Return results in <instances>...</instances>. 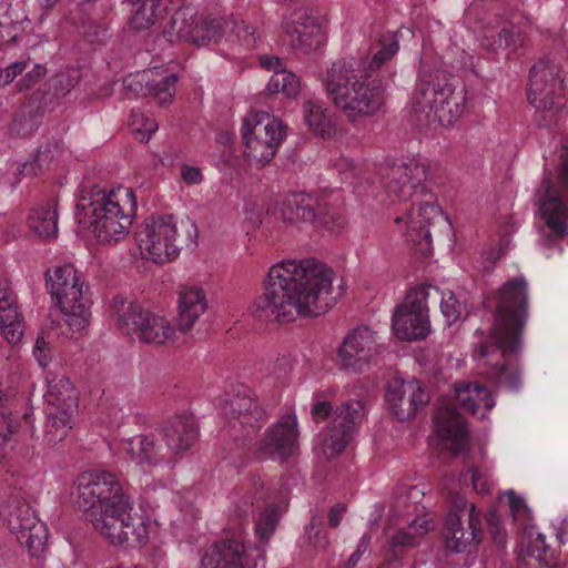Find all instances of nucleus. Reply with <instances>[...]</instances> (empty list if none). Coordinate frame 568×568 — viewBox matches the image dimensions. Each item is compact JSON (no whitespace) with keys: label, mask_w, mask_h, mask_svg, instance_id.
<instances>
[{"label":"nucleus","mask_w":568,"mask_h":568,"mask_svg":"<svg viewBox=\"0 0 568 568\" xmlns=\"http://www.w3.org/2000/svg\"><path fill=\"white\" fill-rule=\"evenodd\" d=\"M494 321L487 335L478 328L473 357L483 362V374L498 388L517 393L523 386V328L527 320V283L508 280L494 294Z\"/></svg>","instance_id":"1"},{"label":"nucleus","mask_w":568,"mask_h":568,"mask_svg":"<svg viewBox=\"0 0 568 568\" xmlns=\"http://www.w3.org/2000/svg\"><path fill=\"white\" fill-rule=\"evenodd\" d=\"M333 275L315 258L282 261L268 270L264 295L254 306L270 310L281 321L320 316L336 302L332 295Z\"/></svg>","instance_id":"2"},{"label":"nucleus","mask_w":568,"mask_h":568,"mask_svg":"<svg viewBox=\"0 0 568 568\" xmlns=\"http://www.w3.org/2000/svg\"><path fill=\"white\" fill-rule=\"evenodd\" d=\"M428 176V166L418 160H397L382 171L384 187L388 196L398 200L403 215L395 217L396 223L407 219V239L424 256L433 251V234L439 226H449L442 209L433 202V194L424 182Z\"/></svg>","instance_id":"3"},{"label":"nucleus","mask_w":568,"mask_h":568,"mask_svg":"<svg viewBox=\"0 0 568 568\" xmlns=\"http://www.w3.org/2000/svg\"><path fill=\"white\" fill-rule=\"evenodd\" d=\"M376 49L369 61L334 62L324 79L328 97L352 123L376 115L384 105V89L373 72L398 51L397 32L383 33Z\"/></svg>","instance_id":"4"},{"label":"nucleus","mask_w":568,"mask_h":568,"mask_svg":"<svg viewBox=\"0 0 568 568\" xmlns=\"http://www.w3.org/2000/svg\"><path fill=\"white\" fill-rule=\"evenodd\" d=\"M142 256L158 264L175 258L184 243L187 247L197 244V226L192 221L181 222L173 214H153L145 219L134 232Z\"/></svg>","instance_id":"5"},{"label":"nucleus","mask_w":568,"mask_h":568,"mask_svg":"<svg viewBox=\"0 0 568 568\" xmlns=\"http://www.w3.org/2000/svg\"><path fill=\"white\" fill-rule=\"evenodd\" d=\"M136 211V199L131 187L118 186L97 193L87 214L97 240L103 244H115L126 237Z\"/></svg>","instance_id":"6"},{"label":"nucleus","mask_w":568,"mask_h":568,"mask_svg":"<svg viewBox=\"0 0 568 568\" xmlns=\"http://www.w3.org/2000/svg\"><path fill=\"white\" fill-rule=\"evenodd\" d=\"M47 285L67 325L61 333L74 338L87 328L91 317V298L82 274L73 265L64 264L48 272Z\"/></svg>","instance_id":"7"},{"label":"nucleus","mask_w":568,"mask_h":568,"mask_svg":"<svg viewBox=\"0 0 568 568\" xmlns=\"http://www.w3.org/2000/svg\"><path fill=\"white\" fill-rule=\"evenodd\" d=\"M466 102L465 87L453 75L436 74L422 80L413 95L415 112H426L428 121L448 126L459 119Z\"/></svg>","instance_id":"8"},{"label":"nucleus","mask_w":568,"mask_h":568,"mask_svg":"<svg viewBox=\"0 0 568 568\" xmlns=\"http://www.w3.org/2000/svg\"><path fill=\"white\" fill-rule=\"evenodd\" d=\"M89 520L112 545L134 547L148 540L146 518L134 511L129 495L103 510H94Z\"/></svg>","instance_id":"9"},{"label":"nucleus","mask_w":568,"mask_h":568,"mask_svg":"<svg viewBox=\"0 0 568 568\" xmlns=\"http://www.w3.org/2000/svg\"><path fill=\"white\" fill-rule=\"evenodd\" d=\"M557 183L545 176L536 190V200L541 219L554 240L567 241L568 244V145L560 151V163L556 168Z\"/></svg>","instance_id":"10"},{"label":"nucleus","mask_w":568,"mask_h":568,"mask_svg":"<svg viewBox=\"0 0 568 568\" xmlns=\"http://www.w3.org/2000/svg\"><path fill=\"white\" fill-rule=\"evenodd\" d=\"M439 297V288L422 285L407 294L405 302L396 307L392 320L395 336L400 341L424 339L430 331L428 301Z\"/></svg>","instance_id":"11"},{"label":"nucleus","mask_w":568,"mask_h":568,"mask_svg":"<svg viewBox=\"0 0 568 568\" xmlns=\"http://www.w3.org/2000/svg\"><path fill=\"white\" fill-rule=\"evenodd\" d=\"M118 327L126 335L144 344L163 345L173 341L175 329L163 316L133 302H121Z\"/></svg>","instance_id":"12"},{"label":"nucleus","mask_w":568,"mask_h":568,"mask_svg":"<svg viewBox=\"0 0 568 568\" xmlns=\"http://www.w3.org/2000/svg\"><path fill=\"white\" fill-rule=\"evenodd\" d=\"M281 215L285 223H312L315 229L328 232L339 231L345 223L326 202L304 192L287 195L282 202Z\"/></svg>","instance_id":"13"},{"label":"nucleus","mask_w":568,"mask_h":568,"mask_svg":"<svg viewBox=\"0 0 568 568\" xmlns=\"http://www.w3.org/2000/svg\"><path fill=\"white\" fill-rule=\"evenodd\" d=\"M125 496L120 480L110 471H84L77 479V504L88 514V519L94 510H103Z\"/></svg>","instance_id":"14"},{"label":"nucleus","mask_w":568,"mask_h":568,"mask_svg":"<svg viewBox=\"0 0 568 568\" xmlns=\"http://www.w3.org/2000/svg\"><path fill=\"white\" fill-rule=\"evenodd\" d=\"M1 517L17 541L31 556H40L47 545L48 530L26 500L12 499L1 509Z\"/></svg>","instance_id":"15"},{"label":"nucleus","mask_w":568,"mask_h":568,"mask_svg":"<svg viewBox=\"0 0 568 568\" xmlns=\"http://www.w3.org/2000/svg\"><path fill=\"white\" fill-rule=\"evenodd\" d=\"M298 449L297 420L293 415H284L276 424L267 428L253 452L257 462L267 459L287 462Z\"/></svg>","instance_id":"16"},{"label":"nucleus","mask_w":568,"mask_h":568,"mask_svg":"<svg viewBox=\"0 0 568 568\" xmlns=\"http://www.w3.org/2000/svg\"><path fill=\"white\" fill-rule=\"evenodd\" d=\"M365 415L362 400L342 403L334 412V418L325 438V454L335 457L353 440Z\"/></svg>","instance_id":"17"},{"label":"nucleus","mask_w":568,"mask_h":568,"mask_svg":"<svg viewBox=\"0 0 568 568\" xmlns=\"http://www.w3.org/2000/svg\"><path fill=\"white\" fill-rule=\"evenodd\" d=\"M284 136L285 130L281 120L267 112L251 110V159H255L260 168L275 156L276 148Z\"/></svg>","instance_id":"18"},{"label":"nucleus","mask_w":568,"mask_h":568,"mask_svg":"<svg viewBox=\"0 0 568 568\" xmlns=\"http://www.w3.org/2000/svg\"><path fill=\"white\" fill-rule=\"evenodd\" d=\"M223 412L229 419L231 436L236 445L232 449V458L241 457L247 452L246 425L248 420V388L244 384L234 385L226 393Z\"/></svg>","instance_id":"19"},{"label":"nucleus","mask_w":568,"mask_h":568,"mask_svg":"<svg viewBox=\"0 0 568 568\" xmlns=\"http://www.w3.org/2000/svg\"><path fill=\"white\" fill-rule=\"evenodd\" d=\"M385 398L389 410L399 422L409 420L428 403V396L415 379H393L386 386Z\"/></svg>","instance_id":"20"},{"label":"nucleus","mask_w":568,"mask_h":568,"mask_svg":"<svg viewBox=\"0 0 568 568\" xmlns=\"http://www.w3.org/2000/svg\"><path fill=\"white\" fill-rule=\"evenodd\" d=\"M379 346L375 333L366 326L352 331L338 348L343 365L356 373L364 372L369 361L378 354Z\"/></svg>","instance_id":"21"},{"label":"nucleus","mask_w":568,"mask_h":568,"mask_svg":"<svg viewBox=\"0 0 568 568\" xmlns=\"http://www.w3.org/2000/svg\"><path fill=\"white\" fill-rule=\"evenodd\" d=\"M283 514L284 508L277 503H266L261 508L256 507L254 535L257 542L254 546L251 545V559L253 558V552H255V562L251 568H258V561H261V568H264L265 547L275 534Z\"/></svg>","instance_id":"22"},{"label":"nucleus","mask_w":568,"mask_h":568,"mask_svg":"<svg viewBox=\"0 0 568 568\" xmlns=\"http://www.w3.org/2000/svg\"><path fill=\"white\" fill-rule=\"evenodd\" d=\"M475 506L469 509L468 528L462 524V516L456 511L447 514L444 521L443 537L446 547L454 552H464L471 544H478L483 538L480 521L474 516Z\"/></svg>","instance_id":"23"},{"label":"nucleus","mask_w":568,"mask_h":568,"mask_svg":"<svg viewBox=\"0 0 568 568\" xmlns=\"http://www.w3.org/2000/svg\"><path fill=\"white\" fill-rule=\"evenodd\" d=\"M560 64L550 55L541 57L529 71L528 95H565Z\"/></svg>","instance_id":"24"},{"label":"nucleus","mask_w":568,"mask_h":568,"mask_svg":"<svg viewBox=\"0 0 568 568\" xmlns=\"http://www.w3.org/2000/svg\"><path fill=\"white\" fill-rule=\"evenodd\" d=\"M201 568H248L245 544L236 538L213 544L203 554Z\"/></svg>","instance_id":"25"},{"label":"nucleus","mask_w":568,"mask_h":568,"mask_svg":"<svg viewBox=\"0 0 568 568\" xmlns=\"http://www.w3.org/2000/svg\"><path fill=\"white\" fill-rule=\"evenodd\" d=\"M524 42L521 29L503 16H495L483 28L480 45L491 52L517 48Z\"/></svg>","instance_id":"26"},{"label":"nucleus","mask_w":568,"mask_h":568,"mask_svg":"<svg viewBox=\"0 0 568 568\" xmlns=\"http://www.w3.org/2000/svg\"><path fill=\"white\" fill-rule=\"evenodd\" d=\"M436 432L443 439L449 440L447 449L453 456L468 452V429L460 414L454 408H440L435 416Z\"/></svg>","instance_id":"27"},{"label":"nucleus","mask_w":568,"mask_h":568,"mask_svg":"<svg viewBox=\"0 0 568 568\" xmlns=\"http://www.w3.org/2000/svg\"><path fill=\"white\" fill-rule=\"evenodd\" d=\"M168 455H180L189 450L197 438V426L192 416L178 415L170 419L162 429Z\"/></svg>","instance_id":"28"},{"label":"nucleus","mask_w":568,"mask_h":568,"mask_svg":"<svg viewBox=\"0 0 568 568\" xmlns=\"http://www.w3.org/2000/svg\"><path fill=\"white\" fill-rule=\"evenodd\" d=\"M123 450L132 462L141 466H155L171 462L165 446L155 435H139L123 443Z\"/></svg>","instance_id":"29"},{"label":"nucleus","mask_w":568,"mask_h":568,"mask_svg":"<svg viewBox=\"0 0 568 568\" xmlns=\"http://www.w3.org/2000/svg\"><path fill=\"white\" fill-rule=\"evenodd\" d=\"M199 19L194 7L183 6L174 12L163 34L170 42L187 41L196 44L199 40Z\"/></svg>","instance_id":"30"},{"label":"nucleus","mask_w":568,"mask_h":568,"mask_svg":"<svg viewBox=\"0 0 568 568\" xmlns=\"http://www.w3.org/2000/svg\"><path fill=\"white\" fill-rule=\"evenodd\" d=\"M0 329L6 339L18 343L23 336V324L19 316L16 297L7 283L0 278Z\"/></svg>","instance_id":"31"},{"label":"nucleus","mask_w":568,"mask_h":568,"mask_svg":"<svg viewBox=\"0 0 568 568\" xmlns=\"http://www.w3.org/2000/svg\"><path fill=\"white\" fill-rule=\"evenodd\" d=\"M206 308V296L201 287H184L179 296V329L184 333L190 331Z\"/></svg>","instance_id":"32"},{"label":"nucleus","mask_w":568,"mask_h":568,"mask_svg":"<svg viewBox=\"0 0 568 568\" xmlns=\"http://www.w3.org/2000/svg\"><path fill=\"white\" fill-rule=\"evenodd\" d=\"M528 101L535 108L532 121L538 128H556L564 119L565 95H528Z\"/></svg>","instance_id":"33"},{"label":"nucleus","mask_w":568,"mask_h":568,"mask_svg":"<svg viewBox=\"0 0 568 568\" xmlns=\"http://www.w3.org/2000/svg\"><path fill=\"white\" fill-rule=\"evenodd\" d=\"M63 153L62 144L59 141L47 142L40 145L32 160L19 166V175L36 178L52 170L59 163Z\"/></svg>","instance_id":"34"},{"label":"nucleus","mask_w":568,"mask_h":568,"mask_svg":"<svg viewBox=\"0 0 568 568\" xmlns=\"http://www.w3.org/2000/svg\"><path fill=\"white\" fill-rule=\"evenodd\" d=\"M28 226L30 231L40 239H54L58 234L57 202L50 200L32 209L28 217Z\"/></svg>","instance_id":"35"},{"label":"nucleus","mask_w":568,"mask_h":568,"mask_svg":"<svg viewBox=\"0 0 568 568\" xmlns=\"http://www.w3.org/2000/svg\"><path fill=\"white\" fill-rule=\"evenodd\" d=\"M455 394L459 405L473 415L478 413L480 406L489 410L495 405L490 392L478 383H456Z\"/></svg>","instance_id":"36"},{"label":"nucleus","mask_w":568,"mask_h":568,"mask_svg":"<svg viewBox=\"0 0 568 568\" xmlns=\"http://www.w3.org/2000/svg\"><path fill=\"white\" fill-rule=\"evenodd\" d=\"M304 123L313 134L322 139H331L336 133V128L326 110L313 100L303 104Z\"/></svg>","instance_id":"37"},{"label":"nucleus","mask_w":568,"mask_h":568,"mask_svg":"<svg viewBox=\"0 0 568 568\" xmlns=\"http://www.w3.org/2000/svg\"><path fill=\"white\" fill-rule=\"evenodd\" d=\"M74 409L52 405L47 413V422L44 425V440L54 445L61 442L68 435L71 426V417Z\"/></svg>","instance_id":"38"},{"label":"nucleus","mask_w":568,"mask_h":568,"mask_svg":"<svg viewBox=\"0 0 568 568\" xmlns=\"http://www.w3.org/2000/svg\"><path fill=\"white\" fill-rule=\"evenodd\" d=\"M49 404L59 405L69 409L78 407V394L72 383L67 377H60L49 383Z\"/></svg>","instance_id":"39"},{"label":"nucleus","mask_w":568,"mask_h":568,"mask_svg":"<svg viewBox=\"0 0 568 568\" xmlns=\"http://www.w3.org/2000/svg\"><path fill=\"white\" fill-rule=\"evenodd\" d=\"M286 32L293 41H296L300 47L306 50L317 49L325 41V34L321 23H311L304 27L287 26Z\"/></svg>","instance_id":"40"},{"label":"nucleus","mask_w":568,"mask_h":568,"mask_svg":"<svg viewBox=\"0 0 568 568\" xmlns=\"http://www.w3.org/2000/svg\"><path fill=\"white\" fill-rule=\"evenodd\" d=\"M224 20L220 17H200L197 23L199 40L196 45L206 47L219 43L224 36Z\"/></svg>","instance_id":"41"},{"label":"nucleus","mask_w":568,"mask_h":568,"mask_svg":"<svg viewBox=\"0 0 568 568\" xmlns=\"http://www.w3.org/2000/svg\"><path fill=\"white\" fill-rule=\"evenodd\" d=\"M178 77L174 73L166 74L160 81L148 80L146 94L158 99L160 105L170 104L175 95V84Z\"/></svg>","instance_id":"42"},{"label":"nucleus","mask_w":568,"mask_h":568,"mask_svg":"<svg viewBox=\"0 0 568 568\" xmlns=\"http://www.w3.org/2000/svg\"><path fill=\"white\" fill-rule=\"evenodd\" d=\"M160 0H149L132 13L130 24L135 30L149 29L159 18Z\"/></svg>","instance_id":"43"},{"label":"nucleus","mask_w":568,"mask_h":568,"mask_svg":"<svg viewBox=\"0 0 568 568\" xmlns=\"http://www.w3.org/2000/svg\"><path fill=\"white\" fill-rule=\"evenodd\" d=\"M131 130L135 139L146 143L152 134L158 130L155 120L145 116L142 112L133 111L131 113Z\"/></svg>","instance_id":"44"},{"label":"nucleus","mask_w":568,"mask_h":568,"mask_svg":"<svg viewBox=\"0 0 568 568\" xmlns=\"http://www.w3.org/2000/svg\"><path fill=\"white\" fill-rule=\"evenodd\" d=\"M416 546L417 539L414 535L405 530L397 531L388 542L387 561L398 560L407 549Z\"/></svg>","instance_id":"45"},{"label":"nucleus","mask_w":568,"mask_h":568,"mask_svg":"<svg viewBox=\"0 0 568 568\" xmlns=\"http://www.w3.org/2000/svg\"><path fill=\"white\" fill-rule=\"evenodd\" d=\"M39 125L37 116L32 113V110L23 105L14 115L10 130L12 133L26 136L33 132Z\"/></svg>","instance_id":"46"},{"label":"nucleus","mask_w":568,"mask_h":568,"mask_svg":"<svg viewBox=\"0 0 568 568\" xmlns=\"http://www.w3.org/2000/svg\"><path fill=\"white\" fill-rule=\"evenodd\" d=\"M436 302H439L442 314L448 326L460 318L463 305L453 292L444 293L439 290V297Z\"/></svg>","instance_id":"47"},{"label":"nucleus","mask_w":568,"mask_h":568,"mask_svg":"<svg viewBox=\"0 0 568 568\" xmlns=\"http://www.w3.org/2000/svg\"><path fill=\"white\" fill-rule=\"evenodd\" d=\"M26 71V74L16 84L19 91L31 89L47 74L45 67L39 63H34L30 70L27 69Z\"/></svg>","instance_id":"48"},{"label":"nucleus","mask_w":568,"mask_h":568,"mask_svg":"<svg viewBox=\"0 0 568 568\" xmlns=\"http://www.w3.org/2000/svg\"><path fill=\"white\" fill-rule=\"evenodd\" d=\"M488 531L493 541L498 546L506 544V532L500 525V519L496 510H489L486 515Z\"/></svg>","instance_id":"49"},{"label":"nucleus","mask_w":568,"mask_h":568,"mask_svg":"<svg viewBox=\"0 0 568 568\" xmlns=\"http://www.w3.org/2000/svg\"><path fill=\"white\" fill-rule=\"evenodd\" d=\"M31 63V59L27 58L20 61L12 62L7 68L0 71V85L10 84L18 75L22 74Z\"/></svg>","instance_id":"50"},{"label":"nucleus","mask_w":568,"mask_h":568,"mask_svg":"<svg viewBox=\"0 0 568 568\" xmlns=\"http://www.w3.org/2000/svg\"><path fill=\"white\" fill-rule=\"evenodd\" d=\"M506 496L508 498L509 510L514 518H519L523 515L530 518L531 510L519 495L510 489L506 491Z\"/></svg>","instance_id":"51"},{"label":"nucleus","mask_w":568,"mask_h":568,"mask_svg":"<svg viewBox=\"0 0 568 568\" xmlns=\"http://www.w3.org/2000/svg\"><path fill=\"white\" fill-rule=\"evenodd\" d=\"M33 355L41 367H47L51 362L52 354L50 343L41 335L36 339Z\"/></svg>","instance_id":"52"},{"label":"nucleus","mask_w":568,"mask_h":568,"mask_svg":"<svg viewBox=\"0 0 568 568\" xmlns=\"http://www.w3.org/2000/svg\"><path fill=\"white\" fill-rule=\"evenodd\" d=\"M282 93L291 99H294L298 95L301 91V85L298 78L292 73L282 70Z\"/></svg>","instance_id":"53"},{"label":"nucleus","mask_w":568,"mask_h":568,"mask_svg":"<svg viewBox=\"0 0 568 568\" xmlns=\"http://www.w3.org/2000/svg\"><path fill=\"white\" fill-rule=\"evenodd\" d=\"M468 474H470L473 487L477 493L485 494L489 491L488 483L478 469H476L474 466H469L465 471H462L460 478L467 480Z\"/></svg>","instance_id":"54"},{"label":"nucleus","mask_w":568,"mask_h":568,"mask_svg":"<svg viewBox=\"0 0 568 568\" xmlns=\"http://www.w3.org/2000/svg\"><path fill=\"white\" fill-rule=\"evenodd\" d=\"M311 23L316 24L320 22L317 21V18H315L312 14V11L305 8V9L295 10L292 13V21L288 26L304 27V26L311 24Z\"/></svg>","instance_id":"55"},{"label":"nucleus","mask_w":568,"mask_h":568,"mask_svg":"<svg viewBox=\"0 0 568 568\" xmlns=\"http://www.w3.org/2000/svg\"><path fill=\"white\" fill-rule=\"evenodd\" d=\"M181 178L189 185L200 184L203 180L201 169L187 164L181 166Z\"/></svg>","instance_id":"56"},{"label":"nucleus","mask_w":568,"mask_h":568,"mask_svg":"<svg viewBox=\"0 0 568 568\" xmlns=\"http://www.w3.org/2000/svg\"><path fill=\"white\" fill-rule=\"evenodd\" d=\"M267 417L266 409L251 397V419L256 422V425L251 423V428H261L267 422Z\"/></svg>","instance_id":"57"},{"label":"nucleus","mask_w":568,"mask_h":568,"mask_svg":"<svg viewBox=\"0 0 568 568\" xmlns=\"http://www.w3.org/2000/svg\"><path fill=\"white\" fill-rule=\"evenodd\" d=\"M261 68L275 73L283 70L282 60L274 55L261 54L257 57Z\"/></svg>","instance_id":"58"},{"label":"nucleus","mask_w":568,"mask_h":568,"mask_svg":"<svg viewBox=\"0 0 568 568\" xmlns=\"http://www.w3.org/2000/svg\"><path fill=\"white\" fill-rule=\"evenodd\" d=\"M265 483L261 479L260 476L251 475V490H254V496L256 500H265L271 498L268 491L264 490Z\"/></svg>","instance_id":"59"},{"label":"nucleus","mask_w":568,"mask_h":568,"mask_svg":"<svg viewBox=\"0 0 568 568\" xmlns=\"http://www.w3.org/2000/svg\"><path fill=\"white\" fill-rule=\"evenodd\" d=\"M528 555L541 558L547 551V545L545 542V537L541 534H538L536 539L532 540L528 547Z\"/></svg>","instance_id":"60"},{"label":"nucleus","mask_w":568,"mask_h":568,"mask_svg":"<svg viewBox=\"0 0 568 568\" xmlns=\"http://www.w3.org/2000/svg\"><path fill=\"white\" fill-rule=\"evenodd\" d=\"M369 537L363 536L358 542L357 549L349 556L347 560V567H354L359 560L361 556L368 549L369 546Z\"/></svg>","instance_id":"61"},{"label":"nucleus","mask_w":568,"mask_h":568,"mask_svg":"<svg viewBox=\"0 0 568 568\" xmlns=\"http://www.w3.org/2000/svg\"><path fill=\"white\" fill-rule=\"evenodd\" d=\"M346 511V505L337 503L328 511V524L331 527L336 528L341 523L342 515Z\"/></svg>","instance_id":"62"},{"label":"nucleus","mask_w":568,"mask_h":568,"mask_svg":"<svg viewBox=\"0 0 568 568\" xmlns=\"http://www.w3.org/2000/svg\"><path fill=\"white\" fill-rule=\"evenodd\" d=\"M332 412V405L328 402H316L312 406V415L314 419H325Z\"/></svg>","instance_id":"63"},{"label":"nucleus","mask_w":568,"mask_h":568,"mask_svg":"<svg viewBox=\"0 0 568 568\" xmlns=\"http://www.w3.org/2000/svg\"><path fill=\"white\" fill-rule=\"evenodd\" d=\"M12 26L0 22V45L16 41V33H12Z\"/></svg>","instance_id":"64"}]
</instances>
